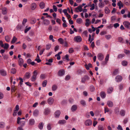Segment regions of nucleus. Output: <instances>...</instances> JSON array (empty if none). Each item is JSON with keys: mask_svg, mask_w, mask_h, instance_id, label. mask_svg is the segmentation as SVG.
I'll return each mask as SVG.
<instances>
[{"mask_svg": "<svg viewBox=\"0 0 130 130\" xmlns=\"http://www.w3.org/2000/svg\"><path fill=\"white\" fill-rule=\"evenodd\" d=\"M33 75L31 78V80L32 82L35 81L36 79L38 73L36 70H35L33 72Z\"/></svg>", "mask_w": 130, "mask_h": 130, "instance_id": "f257e3e1", "label": "nucleus"}, {"mask_svg": "<svg viewBox=\"0 0 130 130\" xmlns=\"http://www.w3.org/2000/svg\"><path fill=\"white\" fill-rule=\"evenodd\" d=\"M74 40L77 42H81L82 40V37L79 36H77L74 37Z\"/></svg>", "mask_w": 130, "mask_h": 130, "instance_id": "f03ea898", "label": "nucleus"}, {"mask_svg": "<svg viewBox=\"0 0 130 130\" xmlns=\"http://www.w3.org/2000/svg\"><path fill=\"white\" fill-rule=\"evenodd\" d=\"M123 24L126 28L128 29H130V23L129 22L127 21H124Z\"/></svg>", "mask_w": 130, "mask_h": 130, "instance_id": "7ed1b4c3", "label": "nucleus"}, {"mask_svg": "<svg viewBox=\"0 0 130 130\" xmlns=\"http://www.w3.org/2000/svg\"><path fill=\"white\" fill-rule=\"evenodd\" d=\"M89 78L87 75H85L82 78L81 82L83 83H84L86 80H89Z\"/></svg>", "mask_w": 130, "mask_h": 130, "instance_id": "20e7f679", "label": "nucleus"}, {"mask_svg": "<svg viewBox=\"0 0 130 130\" xmlns=\"http://www.w3.org/2000/svg\"><path fill=\"white\" fill-rule=\"evenodd\" d=\"M92 123V121L90 119H88L86 120L85 122V124L86 126L91 125Z\"/></svg>", "mask_w": 130, "mask_h": 130, "instance_id": "39448f33", "label": "nucleus"}, {"mask_svg": "<svg viewBox=\"0 0 130 130\" xmlns=\"http://www.w3.org/2000/svg\"><path fill=\"white\" fill-rule=\"evenodd\" d=\"M116 81L117 82H121L122 79V77L120 75H118L115 78Z\"/></svg>", "mask_w": 130, "mask_h": 130, "instance_id": "423d86ee", "label": "nucleus"}, {"mask_svg": "<svg viewBox=\"0 0 130 130\" xmlns=\"http://www.w3.org/2000/svg\"><path fill=\"white\" fill-rule=\"evenodd\" d=\"M54 101L52 97H50L47 100V103L49 104L52 105L53 104Z\"/></svg>", "mask_w": 130, "mask_h": 130, "instance_id": "0eeeda50", "label": "nucleus"}, {"mask_svg": "<svg viewBox=\"0 0 130 130\" xmlns=\"http://www.w3.org/2000/svg\"><path fill=\"white\" fill-rule=\"evenodd\" d=\"M60 110H57L54 113L55 117L57 118H58L60 114Z\"/></svg>", "mask_w": 130, "mask_h": 130, "instance_id": "6e6552de", "label": "nucleus"}, {"mask_svg": "<svg viewBox=\"0 0 130 130\" xmlns=\"http://www.w3.org/2000/svg\"><path fill=\"white\" fill-rule=\"evenodd\" d=\"M18 62L19 65L20 66H22L23 63L24 61L22 58H20L19 59Z\"/></svg>", "mask_w": 130, "mask_h": 130, "instance_id": "1a4fd4ad", "label": "nucleus"}, {"mask_svg": "<svg viewBox=\"0 0 130 130\" xmlns=\"http://www.w3.org/2000/svg\"><path fill=\"white\" fill-rule=\"evenodd\" d=\"M97 56L98 59L100 60H102L104 58V56L101 54H99Z\"/></svg>", "mask_w": 130, "mask_h": 130, "instance_id": "9d476101", "label": "nucleus"}, {"mask_svg": "<svg viewBox=\"0 0 130 130\" xmlns=\"http://www.w3.org/2000/svg\"><path fill=\"white\" fill-rule=\"evenodd\" d=\"M82 6L81 5H80L78 6L77 8H76L75 11L77 12H78V11L77 10H79V11L80 12H81L82 11Z\"/></svg>", "mask_w": 130, "mask_h": 130, "instance_id": "9b49d317", "label": "nucleus"}, {"mask_svg": "<svg viewBox=\"0 0 130 130\" xmlns=\"http://www.w3.org/2000/svg\"><path fill=\"white\" fill-rule=\"evenodd\" d=\"M0 73L2 75L4 76H6L7 74L6 71L4 69L0 70Z\"/></svg>", "mask_w": 130, "mask_h": 130, "instance_id": "f8f14e48", "label": "nucleus"}, {"mask_svg": "<svg viewBox=\"0 0 130 130\" xmlns=\"http://www.w3.org/2000/svg\"><path fill=\"white\" fill-rule=\"evenodd\" d=\"M64 74V71L63 70H59L58 72V75L60 76H62Z\"/></svg>", "mask_w": 130, "mask_h": 130, "instance_id": "ddd939ff", "label": "nucleus"}, {"mask_svg": "<svg viewBox=\"0 0 130 130\" xmlns=\"http://www.w3.org/2000/svg\"><path fill=\"white\" fill-rule=\"evenodd\" d=\"M7 12V8L5 7H4L2 10V13L4 15L6 14Z\"/></svg>", "mask_w": 130, "mask_h": 130, "instance_id": "4468645a", "label": "nucleus"}, {"mask_svg": "<svg viewBox=\"0 0 130 130\" xmlns=\"http://www.w3.org/2000/svg\"><path fill=\"white\" fill-rule=\"evenodd\" d=\"M117 5L119 6V8L120 9L122 7H123V4L121 1H120L117 4Z\"/></svg>", "mask_w": 130, "mask_h": 130, "instance_id": "2eb2a0df", "label": "nucleus"}, {"mask_svg": "<svg viewBox=\"0 0 130 130\" xmlns=\"http://www.w3.org/2000/svg\"><path fill=\"white\" fill-rule=\"evenodd\" d=\"M107 104L108 106L110 107H111L113 106V103L110 101H108L107 102Z\"/></svg>", "mask_w": 130, "mask_h": 130, "instance_id": "dca6fc26", "label": "nucleus"}, {"mask_svg": "<svg viewBox=\"0 0 130 130\" xmlns=\"http://www.w3.org/2000/svg\"><path fill=\"white\" fill-rule=\"evenodd\" d=\"M30 76V73L28 72H26L25 75V77L27 79H29Z\"/></svg>", "mask_w": 130, "mask_h": 130, "instance_id": "f3484780", "label": "nucleus"}, {"mask_svg": "<svg viewBox=\"0 0 130 130\" xmlns=\"http://www.w3.org/2000/svg\"><path fill=\"white\" fill-rule=\"evenodd\" d=\"M35 120L33 119H30L29 121V124L32 125H34L35 123Z\"/></svg>", "mask_w": 130, "mask_h": 130, "instance_id": "a211bd4d", "label": "nucleus"}, {"mask_svg": "<svg viewBox=\"0 0 130 130\" xmlns=\"http://www.w3.org/2000/svg\"><path fill=\"white\" fill-rule=\"evenodd\" d=\"M44 126V124L42 122H40L38 125V127L39 129H42L43 128Z\"/></svg>", "mask_w": 130, "mask_h": 130, "instance_id": "6ab92c4d", "label": "nucleus"}, {"mask_svg": "<svg viewBox=\"0 0 130 130\" xmlns=\"http://www.w3.org/2000/svg\"><path fill=\"white\" fill-rule=\"evenodd\" d=\"M86 23H85V25L87 27L91 23V22H90V20L88 19H87L86 20Z\"/></svg>", "mask_w": 130, "mask_h": 130, "instance_id": "aec40b11", "label": "nucleus"}, {"mask_svg": "<svg viewBox=\"0 0 130 130\" xmlns=\"http://www.w3.org/2000/svg\"><path fill=\"white\" fill-rule=\"evenodd\" d=\"M77 108V106L75 105H74L72 106L71 109L72 111H74L76 110Z\"/></svg>", "mask_w": 130, "mask_h": 130, "instance_id": "412c9836", "label": "nucleus"}, {"mask_svg": "<svg viewBox=\"0 0 130 130\" xmlns=\"http://www.w3.org/2000/svg\"><path fill=\"white\" fill-rule=\"evenodd\" d=\"M36 7V5L35 3H32L31 6V9L34 10L35 9Z\"/></svg>", "mask_w": 130, "mask_h": 130, "instance_id": "4be33fe9", "label": "nucleus"}, {"mask_svg": "<svg viewBox=\"0 0 130 130\" xmlns=\"http://www.w3.org/2000/svg\"><path fill=\"white\" fill-rule=\"evenodd\" d=\"M39 114V111L37 109L35 110L34 111L33 115L35 116H37Z\"/></svg>", "mask_w": 130, "mask_h": 130, "instance_id": "5701e85b", "label": "nucleus"}, {"mask_svg": "<svg viewBox=\"0 0 130 130\" xmlns=\"http://www.w3.org/2000/svg\"><path fill=\"white\" fill-rule=\"evenodd\" d=\"M45 5L44 3L43 2H41L39 6L41 9H43Z\"/></svg>", "mask_w": 130, "mask_h": 130, "instance_id": "b1692460", "label": "nucleus"}, {"mask_svg": "<svg viewBox=\"0 0 130 130\" xmlns=\"http://www.w3.org/2000/svg\"><path fill=\"white\" fill-rule=\"evenodd\" d=\"M66 122V121L65 120H59L58 122V123L59 124H64Z\"/></svg>", "mask_w": 130, "mask_h": 130, "instance_id": "393cba45", "label": "nucleus"}, {"mask_svg": "<svg viewBox=\"0 0 130 130\" xmlns=\"http://www.w3.org/2000/svg\"><path fill=\"white\" fill-rule=\"evenodd\" d=\"M5 126V124L4 122H0V128H4Z\"/></svg>", "mask_w": 130, "mask_h": 130, "instance_id": "a878e982", "label": "nucleus"}, {"mask_svg": "<svg viewBox=\"0 0 130 130\" xmlns=\"http://www.w3.org/2000/svg\"><path fill=\"white\" fill-rule=\"evenodd\" d=\"M80 103L81 105L83 106H85L86 105V104L85 100H82L80 101Z\"/></svg>", "mask_w": 130, "mask_h": 130, "instance_id": "bb28decb", "label": "nucleus"}, {"mask_svg": "<svg viewBox=\"0 0 130 130\" xmlns=\"http://www.w3.org/2000/svg\"><path fill=\"white\" fill-rule=\"evenodd\" d=\"M105 93L104 92H102L100 93V96L102 98H105L106 96Z\"/></svg>", "mask_w": 130, "mask_h": 130, "instance_id": "cd10ccee", "label": "nucleus"}, {"mask_svg": "<svg viewBox=\"0 0 130 130\" xmlns=\"http://www.w3.org/2000/svg\"><path fill=\"white\" fill-rule=\"evenodd\" d=\"M58 41L61 44H63L64 43V40L62 38H60L59 39Z\"/></svg>", "mask_w": 130, "mask_h": 130, "instance_id": "c85d7f7f", "label": "nucleus"}, {"mask_svg": "<svg viewBox=\"0 0 130 130\" xmlns=\"http://www.w3.org/2000/svg\"><path fill=\"white\" fill-rule=\"evenodd\" d=\"M113 88L110 87L108 88L107 89V92L108 93H111L113 91Z\"/></svg>", "mask_w": 130, "mask_h": 130, "instance_id": "c756f323", "label": "nucleus"}, {"mask_svg": "<svg viewBox=\"0 0 130 130\" xmlns=\"http://www.w3.org/2000/svg\"><path fill=\"white\" fill-rule=\"evenodd\" d=\"M35 60L37 61L38 63L40 62L41 60L39 59V57L38 54H37L36 58L35 59Z\"/></svg>", "mask_w": 130, "mask_h": 130, "instance_id": "7c9ffc66", "label": "nucleus"}, {"mask_svg": "<svg viewBox=\"0 0 130 130\" xmlns=\"http://www.w3.org/2000/svg\"><path fill=\"white\" fill-rule=\"evenodd\" d=\"M104 128L101 125H99L98 126V130H104Z\"/></svg>", "mask_w": 130, "mask_h": 130, "instance_id": "2f4dec72", "label": "nucleus"}, {"mask_svg": "<svg viewBox=\"0 0 130 130\" xmlns=\"http://www.w3.org/2000/svg\"><path fill=\"white\" fill-rule=\"evenodd\" d=\"M120 113L121 116H124L125 115V111L124 110H122L120 111Z\"/></svg>", "mask_w": 130, "mask_h": 130, "instance_id": "473e14b6", "label": "nucleus"}, {"mask_svg": "<svg viewBox=\"0 0 130 130\" xmlns=\"http://www.w3.org/2000/svg\"><path fill=\"white\" fill-rule=\"evenodd\" d=\"M119 72V70L118 69H115L113 72L112 75H115L117 74Z\"/></svg>", "mask_w": 130, "mask_h": 130, "instance_id": "72a5a7b5", "label": "nucleus"}, {"mask_svg": "<svg viewBox=\"0 0 130 130\" xmlns=\"http://www.w3.org/2000/svg\"><path fill=\"white\" fill-rule=\"evenodd\" d=\"M11 91L12 92H14L16 90V88L14 85H12L11 88Z\"/></svg>", "mask_w": 130, "mask_h": 130, "instance_id": "f704fd0d", "label": "nucleus"}, {"mask_svg": "<svg viewBox=\"0 0 130 130\" xmlns=\"http://www.w3.org/2000/svg\"><path fill=\"white\" fill-rule=\"evenodd\" d=\"M122 64L123 66H126L127 64V62L126 61L124 60L122 62Z\"/></svg>", "mask_w": 130, "mask_h": 130, "instance_id": "c9c22d12", "label": "nucleus"}, {"mask_svg": "<svg viewBox=\"0 0 130 130\" xmlns=\"http://www.w3.org/2000/svg\"><path fill=\"white\" fill-rule=\"evenodd\" d=\"M51 45L50 44H48L46 45V49L47 50H49L51 48Z\"/></svg>", "mask_w": 130, "mask_h": 130, "instance_id": "e433bc0d", "label": "nucleus"}, {"mask_svg": "<svg viewBox=\"0 0 130 130\" xmlns=\"http://www.w3.org/2000/svg\"><path fill=\"white\" fill-rule=\"evenodd\" d=\"M17 38H16L14 36L11 41V43H14L17 41Z\"/></svg>", "mask_w": 130, "mask_h": 130, "instance_id": "4c0bfd02", "label": "nucleus"}, {"mask_svg": "<svg viewBox=\"0 0 130 130\" xmlns=\"http://www.w3.org/2000/svg\"><path fill=\"white\" fill-rule=\"evenodd\" d=\"M47 83V81L46 80L44 81L42 83V85L43 87H45L46 86Z\"/></svg>", "mask_w": 130, "mask_h": 130, "instance_id": "58836bf2", "label": "nucleus"}, {"mask_svg": "<svg viewBox=\"0 0 130 130\" xmlns=\"http://www.w3.org/2000/svg\"><path fill=\"white\" fill-rule=\"evenodd\" d=\"M82 22V20L81 18H78L76 20V22L77 23L80 24Z\"/></svg>", "mask_w": 130, "mask_h": 130, "instance_id": "ea45409f", "label": "nucleus"}, {"mask_svg": "<svg viewBox=\"0 0 130 130\" xmlns=\"http://www.w3.org/2000/svg\"><path fill=\"white\" fill-rule=\"evenodd\" d=\"M43 22L44 24L46 25L50 23L49 21L47 19L44 20L43 21Z\"/></svg>", "mask_w": 130, "mask_h": 130, "instance_id": "a19ab883", "label": "nucleus"}, {"mask_svg": "<svg viewBox=\"0 0 130 130\" xmlns=\"http://www.w3.org/2000/svg\"><path fill=\"white\" fill-rule=\"evenodd\" d=\"M25 118L23 117L22 118H20L19 117H18L17 119V123L18 124H20V121L21 120V119H25Z\"/></svg>", "mask_w": 130, "mask_h": 130, "instance_id": "79ce46f5", "label": "nucleus"}, {"mask_svg": "<svg viewBox=\"0 0 130 130\" xmlns=\"http://www.w3.org/2000/svg\"><path fill=\"white\" fill-rule=\"evenodd\" d=\"M57 88V86L56 85H54L53 86L52 88V89L53 91H55Z\"/></svg>", "mask_w": 130, "mask_h": 130, "instance_id": "37998d69", "label": "nucleus"}, {"mask_svg": "<svg viewBox=\"0 0 130 130\" xmlns=\"http://www.w3.org/2000/svg\"><path fill=\"white\" fill-rule=\"evenodd\" d=\"M94 38H91V35L90 34L89 35V37L88 39V41H90V43H91L93 40Z\"/></svg>", "mask_w": 130, "mask_h": 130, "instance_id": "c03bdc74", "label": "nucleus"}, {"mask_svg": "<svg viewBox=\"0 0 130 130\" xmlns=\"http://www.w3.org/2000/svg\"><path fill=\"white\" fill-rule=\"evenodd\" d=\"M5 39L6 41L7 42H9L10 40V39L8 36H7L5 37Z\"/></svg>", "mask_w": 130, "mask_h": 130, "instance_id": "a18cd8bd", "label": "nucleus"}, {"mask_svg": "<svg viewBox=\"0 0 130 130\" xmlns=\"http://www.w3.org/2000/svg\"><path fill=\"white\" fill-rule=\"evenodd\" d=\"M52 124L50 123L48 124L47 126V128L48 130H50L51 129V126Z\"/></svg>", "mask_w": 130, "mask_h": 130, "instance_id": "49530a36", "label": "nucleus"}, {"mask_svg": "<svg viewBox=\"0 0 130 130\" xmlns=\"http://www.w3.org/2000/svg\"><path fill=\"white\" fill-rule=\"evenodd\" d=\"M99 7L100 8L103 7L104 6V3H99Z\"/></svg>", "mask_w": 130, "mask_h": 130, "instance_id": "de8ad7c7", "label": "nucleus"}, {"mask_svg": "<svg viewBox=\"0 0 130 130\" xmlns=\"http://www.w3.org/2000/svg\"><path fill=\"white\" fill-rule=\"evenodd\" d=\"M129 0H125L124 1V4L126 5H129Z\"/></svg>", "mask_w": 130, "mask_h": 130, "instance_id": "09e8293b", "label": "nucleus"}, {"mask_svg": "<svg viewBox=\"0 0 130 130\" xmlns=\"http://www.w3.org/2000/svg\"><path fill=\"white\" fill-rule=\"evenodd\" d=\"M9 47V44L7 43H5V46H4V48L5 49H7Z\"/></svg>", "mask_w": 130, "mask_h": 130, "instance_id": "8fccbe9b", "label": "nucleus"}, {"mask_svg": "<svg viewBox=\"0 0 130 130\" xmlns=\"http://www.w3.org/2000/svg\"><path fill=\"white\" fill-rule=\"evenodd\" d=\"M16 70L15 68H12L11 70V73L13 74H15L16 73Z\"/></svg>", "mask_w": 130, "mask_h": 130, "instance_id": "3c124183", "label": "nucleus"}, {"mask_svg": "<svg viewBox=\"0 0 130 130\" xmlns=\"http://www.w3.org/2000/svg\"><path fill=\"white\" fill-rule=\"evenodd\" d=\"M115 112L116 114H118L119 112V111L118 108H116L115 110Z\"/></svg>", "mask_w": 130, "mask_h": 130, "instance_id": "603ef678", "label": "nucleus"}, {"mask_svg": "<svg viewBox=\"0 0 130 130\" xmlns=\"http://www.w3.org/2000/svg\"><path fill=\"white\" fill-rule=\"evenodd\" d=\"M125 56V55L124 54H120L118 55V58H121Z\"/></svg>", "mask_w": 130, "mask_h": 130, "instance_id": "864d4df0", "label": "nucleus"}, {"mask_svg": "<svg viewBox=\"0 0 130 130\" xmlns=\"http://www.w3.org/2000/svg\"><path fill=\"white\" fill-rule=\"evenodd\" d=\"M94 90L95 88L92 85L90 86V90L91 92H92Z\"/></svg>", "mask_w": 130, "mask_h": 130, "instance_id": "5fc2aeb1", "label": "nucleus"}, {"mask_svg": "<svg viewBox=\"0 0 130 130\" xmlns=\"http://www.w3.org/2000/svg\"><path fill=\"white\" fill-rule=\"evenodd\" d=\"M50 111L48 109H46L45 110L44 114L46 115H47L49 113Z\"/></svg>", "mask_w": 130, "mask_h": 130, "instance_id": "6e6d98bb", "label": "nucleus"}, {"mask_svg": "<svg viewBox=\"0 0 130 130\" xmlns=\"http://www.w3.org/2000/svg\"><path fill=\"white\" fill-rule=\"evenodd\" d=\"M20 124L21 127L23 126L25 124V122L24 121H21L20 122Z\"/></svg>", "mask_w": 130, "mask_h": 130, "instance_id": "4d7b16f0", "label": "nucleus"}, {"mask_svg": "<svg viewBox=\"0 0 130 130\" xmlns=\"http://www.w3.org/2000/svg\"><path fill=\"white\" fill-rule=\"evenodd\" d=\"M105 12L106 14H108L110 12L109 10L107 7H106L105 8Z\"/></svg>", "mask_w": 130, "mask_h": 130, "instance_id": "13d9d810", "label": "nucleus"}, {"mask_svg": "<svg viewBox=\"0 0 130 130\" xmlns=\"http://www.w3.org/2000/svg\"><path fill=\"white\" fill-rule=\"evenodd\" d=\"M123 39L121 37H119L118 38V40L121 43H123Z\"/></svg>", "mask_w": 130, "mask_h": 130, "instance_id": "bf43d9fd", "label": "nucleus"}, {"mask_svg": "<svg viewBox=\"0 0 130 130\" xmlns=\"http://www.w3.org/2000/svg\"><path fill=\"white\" fill-rule=\"evenodd\" d=\"M74 51L72 48H70L69 50V53L70 54L73 53L74 52Z\"/></svg>", "mask_w": 130, "mask_h": 130, "instance_id": "052dcab7", "label": "nucleus"}, {"mask_svg": "<svg viewBox=\"0 0 130 130\" xmlns=\"http://www.w3.org/2000/svg\"><path fill=\"white\" fill-rule=\"evenodd\" d=\"M109 111V109L108 107H105L104 108V113H106V112H108Z\"/></svg>", "mask_w": 130, "mask_h": 130, "instance_id": "680f3d73", "label": "nucleus"}, {"mask_svg": "<svg viewBox=\"0 0 130 130\" xmlns=\"http://www.w3.org/2000/svg\"><path fill=\"white\" fill-rule=\"evenodd\" d=\"M31 23L32 24H34L36 22V20L35 18L32 19H31Z\"/></svg>", "mask_w": 130, "mask_h": 130, "instance_id": "e2e57ef3", "label": "nucleus"}, {"mask_svg": "<svg viewBox=\"0 0 130 130\" xmlns=\"http://www.w3.org/2000/svg\"><path fill=\"white\" fill-rule=\"evenodd\" d=\"M22 28L21 25H18L16 27V28L18 30H20Z\"/></svg>", "mask_w": 130, "mask_h": 130, "instance_id": "0e129e2a", "label": "nucleus"}, {"mask_svg": "<svg viewBox=\"0 0 130 130\" xmlns=\"http://www.w3.org/2000/svg\"><path fill=\"white\" fill-rule=\"evenodd\" d=\"M66 39H65V41L64 42V46L66 47H68V43L67 41H66Z\"/></svg>", "mask_w": 130, "mask_h": 130, "instance_id": "69168bd1", "label": "nucleus"}, {"mask_svg": "<svg viewBox=\"0 0 130 130\" xmlns=\"http://www.w3.org/2000/svg\"><path fill=\"white\" fill-rule=\"evenodd\" d=\"M27 19L25 18L24 19L22 23V24L23 25H24L25 24V23L27 22Z\"/></svg>", "mask_w": 130, "mask_h": 130, "instance_id": "338daca9", "label": "nucleus"}, {"mask_svg": "<svg viewBox=\"0 0 130 130\" xmlns=\"http://www.w3.org/2000/svg\"><path fill=\"white\" fill-rule=\"evenodd\" d=\"M31 28V27H29L28 28H26L24 32L25 33H26Z\"/></svg>", "mask_w": 130, "mask_h": 130, "instance_id": "774afa93", "label": "nucleus"}]
</instances>
